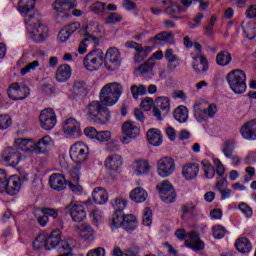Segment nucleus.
I'll use <instances>...</instances> for the list:
<instances>
[{
  "label": "nucleus",
  "instance_id": "obj_1",
  "mask_svg": "<svg viewBox=\"0 0 256 256\" xmlns=\"http://www.w3.org/2000/svg\"><path fill=\"white\" fill-rule=\"evenodd\" d=\"M121 95H123V84L111 82L103 86L99 95L100 101L90 102L84 110L87 119L98 125H107L111 121V112L107 107L115 105Z\"/></svg>",
  "mask_w": 256,
  "mask_h": 256
},
{
  "label": "nucleus",
  "instance_id": "obj_2",
  "mask_svg": "<svg viewBox=\"0 0 256 256\" xmlns=\"http://www.w3.org/2000/svg\"><path fill=\"white\" fill-rule=\"evenodd\" d=\"M49 145H51V138L49 136H44L37 142H34L33 139L23 138H18L15 140L16 149L29 153H36V155L47 154V149L49 148Z\"/></svg>",
  "mask_w": 256,
  "mask_h": 256
},
{
  "label": "nucleus",
  "instance_id": "obj_3",
  "mask_svg": "<svg viewBox=\"0 0 256 256\" xmlns=\"http://www.w3.org/2000/svg\"><path fill=\"white\" fill-rule=\"evenodd\" d=\"M70 157L76 163L71 173L72 181L79 183L81 163H85L89 158V147L83 143H75L70 148Z\"/></svg>",
  "mask_w": 256,
  "mask_h": 256
},
{
  "label": "nucleus",
  "instance_id": "obj_4",
  "mask_svg": "<svg viewBox=\"0 0 256 256\" xmlns=\"http://www.w3.org/2000/svg\"><path fill=\"white\" fill-rule=\"evenodd\" d=\"M35 9V0H19L18 11L23 15L28 27H35L41 23V15L38 12H31Z\"/></svg>",
  "mask_w": 256,
  "mask_h": 256
},
{
  "label": "nucleus",
  "instance_id": "obj_5",
  "mask_svg": "<svg viewBox=\"0 0 256 256\" xmlns=\"http://www.w3.org/2000/svg\"><path fill=\"white\" fill-rule=\"evenodd\" d=\"M226 80L236 95H243L247 91V75L243 70L235 69L227 74Z\"/></svg>",
  "mask_w": 256,
  "mask_h": 256
},
{
  "label": "nucleus",
  "instance_id": "obj_6",
  "mask_svg": "<svg viewBox=\"0 0 256 256\" xmlns=\"http://www.w3.org/2000/svg\"><path fill=\"white\" fill-rule=\"evenodd\" d=\"M175 235L180 241L186 239V247L193 249V251H203L205 249V243L196 232L187 233L185 229H179L176 230Z\"/></svg>",
  "mask_w": 256,
  "mask_h": 256
},
{
  "label": "nucleus",
  "instance_id": "obj_7",
  "mask_svg": "<svg viewBox=\"0 0 256 256\" xmlns=\"http://www.w3.org/2000/svg\"><path fill=\"white\" fill-rule=\"evenodd\" d=\"M105 54L101 49H94L90 51L83 60V64L87 71H98L103 65Z\"/></svg>",
  "mask_w": 256,
  "mask_h": 256
},
{
  "label": "nucleus",
  "instance_id": "obj_8",
  "mask_svg": "<svg viewBox=\"0 0 256 256\" xmlns=\"http://www.w3.org/2000/svg\"><path fill=\"white\" fill-rule=\"evenodd\" d=\"M75 7H77V0H55L53 9L58 14L59 23L67 21L71 17V14L67 13V11H71Z\"/></svg>",
  "mask_w": 256,
  "mask_h": 256
},
{
  "label": "nucleus",
  "instance_id": "obj_9",
  "mask_svg": "<svg viewBox=\"0 0 256 256\" xmlns=\"http://www.w3.org/2000/svg\"><path fill=\"white\" fill-rule=\"evenodd\" d=\"M64 211L70 215L72 221H75V223H81V221H84L85 217H87L85 207L77 202L71 201L65 206Z\"/></svg>",
  "mask_w": 256,
  "mask_h": 256
},
{
  "label": "nucleus",
  "instance_id": "obj_10",
  "mask_svg": "<svg viewBox=\"0 0 256 256\" xmlns=\"http://www.w3.org/2000/svg\"><path fill=\"white\" fill-rule=\"evenodd\" d=\"M156 189L164 203H173L175 201L177 195L175 194V188H173L169 180L157 184Z\"/></svg>",
  "mask_w": 256,
  "mask_h": 256
},
{
  "label": "nucleus",
  "instance_id": "obj_11",
  "mask_svg": "<svg viewBox=\"0 0 256 256\" xmlns=\"http://www.w3.org/2000/svg\"><path fill=\"white\" fill-rule=\"evenodd\" d=\"M39 121L42 129L51 131V129L57 125V115L55 114V110L52 108L42 110L39 116Z\"/></svg>",
  "mask_w": 256,
  "mask_h": 256
},
{
  "label": "nucleus",
  "instance_id": "obj_12",
  "mask_svg": "<svg viewBox=\"0 0 256 256\" xmlns=\"http://www.w3.org/2000/svg\"><path fill=\"white\" fill-rule=\"evenodd\" d=\"M122 133L123 136L121 138V142L123 145H127L131 143L132 139H137L139 137V133H141V129L139 126L135 125L134 122L127 121L122 125Z\"/></svg>",
  "mask_w": 256,
  "mask_h": 256
},
{
  "label": "nucleus",
  "instance_id": "obj_13",
  "mask_svg": "<svg viewBox=\"0 0 256 256\" xmlns=\"http://www.w3.org/2000/svg\"><path fill=\"white\" fill-rule=\"evenodd\" d=\"M27 31L35 43H43L49 37V28L41 22L36 26H27Z\"/></svg>",
  "mask_w": 256,
  "mask_h": 256
},
{
  "label": "nucleus",
  "instance_id": "obj_14",
  "mask_svg": "<svg viewBox=\"0 0 256 256\" xmlns=\"http://www.w3.org/2000/svg\"><path fill=\"white\" fill-rule=\"evenodd\" d=\"M175 172V160L171 157H163L158 160L157 173L160 177H169Z\"/></svg>",
  "mask_w": 256,
  "mask_h": 256
},
{
  "label": "nucleus",
  "instance_id": "obj_15",
  "mask_svg": "<svg viewBox=\"0 0 256 256\" xmlns=\"http://www.w3.org/2000/svg\"><path fill=\"white\" fill-rule=\"evenodd\" d=\"M8 97L13 101H23L29 97V87L19 86V83H12L7 90Z\"/></svg>",
  "mask_w": 256,
  "mask_h": 256
},
{
  "label": "nucleus",
  "instance_id": "obj_16",
  "mask_svg": "<svg viewBox=\"0 0 256 256\" xmlns=\"http://www.w3.org/2000/svg\"><path fill=\"white\" fill-rule=\"evenodd\" d=\"M121 65V53L117 48H109L105 54V67L109 71Z\"/></svg>",
  "mask_w": 256,
  "mask_h": 256
},
{
  "label": "nucleus",
  "instance_id": "obj_17",
  "mask_svg": "<svg viewBox=\"0 0 256 256\" xmlns=\"http://www.w3.org/2000/svg\"><path fill=\"white\" fill-rule=\"evenodd\" d=\"M63 131L67 137L77 139L81 136V123L75 118H68L63 125Z\"/></svg>",
  "mask_w": 256,
  "mask_h": 256
},
{
  "label": "nucleus",
  "instance_id": "obj_18",
  "mask_svg": "<svg viewBox=\"0 0 256 256\" xmlns=\"http://www.w3.org/2000/svg\"><path fill=\"white\" fill-rule=\"evenodd\" d=\"M3 159L6 163H9L11 167H17L21 162V152L17 148L8 147L4 150Z\"/></svg>",
  "mask_w": 256,
  "mask_h": 256
},
{
  "label": "nucleus",
  "instance_id": "obj_19",
  "mask_svg": "<svg viewBox=\"0 0 256 256\" xmlns=\"http://www.w3.org/2000/svg\"><path fill=\"white\" fill-rule=\"evenodd\" d=\"M194 64L193 69L197 75H206L207 71H209V61L205 55L200 54L193 57Z\"/></svg>",
  "mask_w": 256,
  "mask_h": 256
},
{
  "label": "nucleus",
  "instance_id": "obj_20",
  "mask_svg": "<svg viewBox=\"0 0 256 256\" xmlns=\"http://www.w3.org/2000/svg\"><path fill=\"white\" fill-rule=\"evenodd\" d=\"M243 139L256 141V119L246 122L240 129Z\"/></svg>",
  "mask_w": 256,
  "mask_h": 256
},
{
  "label": "nucleus",
  "instance_id": "obj_21",
  "mask_svg": "<svg viewBox=\"0 0 256 256\" xmlns=\"http://www.w3.org/2000/svg\"><path fill=\"white\" fill-rule=\"evenodd\" d=\"M92 27L93 25L91 24H84L79 33L84 36L82 41L86 43V45H93V47H97V45H99V38L91 35V33H93Z\"/></svg>",
  "mask_w": 256,
  "mask_h": 256
},
{
  "label": "nucleus",
  "instance_id": "obj_22",
  "mask_svg": "<svg viewBox=\"0 0 256 256\" xmlns=\"http://www.w3.org/2000/svg\"><path fill=\"white\" fill-rule=\"evenodd\" d=\"M8 195H17L21 191V178L17 175L10 176L6 181L5 190Z\"/></svg>",
  "mask_w": 256,
  "mask_h": 256
},
{
  "label": "nucleus",
  "instance_id": "obj_23",
  "mask_svg": "<svg viewBox=\"0 0 256 256\" xmlns=\"http://www.w3.org/2000/svg\"><path fill=\"white\" fill-rule=\"evenodd\" d=\"M49 185L54 191H63L67 187V180L65 175L54 173L49 177Z\"/></svg>",
  "mask_w": 256,
  "mask_h": 256
},
{
  "label": "nucleus",
  "instance_id": "obj_24",
  "mask_svg": "<svg viewBox=\"0 0 256 256\" xmlns=\"http://www.w3.org/2000/svg\"><path fill=\"white\" fill-rule=\"evenodd\" d=\"M197 175H199V164L188 163L182 167V177H184L186 181L197 179Z\"/></svg>",
  "mask_w": 256,
  "mask_h": 256
},
{
  "label": "nucleus",
  "instance_id": "obj_25",
  "mask_svg": "<svg viewBox=\"0 0 256 256\" xmlns=\"http://www.w3.org/2000/svg\"><path fill=\"white\" fill-rule=\"evenodd\" d=\"M120 227H122L124 231H135V229L139 227L137 217L133 214H124L122 216V221L120 222Z\"/></svg>",
  "mask_w": 256,
  "mask_h": 256
},
{
  "label": "nucleus",
  "instance_id": "obj_26",
  "mask_svg": "<svg viewBox=\"0 0 256 256\" xmlns=\"http://www.w3.org/2000/svg\"><path fill=\"white\" fill-rule=\"evenodd\" d=\"M61 231L54 230L49 235H46L47 251L55 249L57 246L61 247Z\"/></svg>",
  "mask_w": 256,
  "mask_h": 256
},
{
  "label": "nucleus",
  "instance_id": "obj_27",
  "mask_svg": "<svg viewBox=\"0 0 256 256\" xmlns=\"http://www.w3.org/2000/svg\"><path fill=\"white\" fill-rule=\"evenodd\" d=\"M92 198L96 205H105L109 201V194L103 187H96L92 192Z\"/></svg>",
  "mask_w": 256,
  "mask_h": 256
},
{
  "label": "nucleus",
  "instance_id": "obj_28",
  "mask_svg": "<svg viewBox=\"0 0 256 256\" xmlns=\"http://www.w3.org/2000/svg\"><path fill=\"white\" fill-rule=\"evenodd\" d=\"M146 137L150 145H153L154 147H159V145L163 143V136L161 135V130L159 129L152 128L148 130Z\"/></svg>",
  "mask_w": 256,
  "mask_h": 256
},
{
  "label": "nucleus",
  "instance_id": "obj_29",
  "mask_svg": "<svg viewBox=\"0 0 256 256\" xmlns=\"http://www.w3.org/2000/svg\"><path fill=\"white\" fill-rule=\"evenodd\" d=\"M71 77V66L67 64H63L58 67L56 70V80L59 83H65V81H68Z\"/></svg>",
  "mask_w": 256,
  "mask_h": 256
},
{
  "label": "nucleus",
  "instance_id": "obj_30",
  "mask_svg": "<svg viewBox=\"0 0 256 256\" xmlns=\"http://www.w3.org/2000/svg\"><path fill=\"white\" fill-rule=\"evenodd\" d=\"M164 57L166 61H168V69L169 71H175L177 67H179V56H177L173 49L169 48L165 51ZM175 62L177 64H175Z\"/></svg>",
  "mask_w": 256,
  "mask_h": 256
},
{
  "label": "nucleus",
  "instance_id": "obj_31",
  "mask_svg": "<svg viewBox=\"0 0 256 256\" xmlns=\"http://www.w3.org/2000/svg\"><path fill=\"white\" fill-rule=\"evenodd\" d=\"M121 164V156L117 154L108 156L105 161V167L106 169H109V171H117V169L121 167Z\"/></svg>",
  "mask_w": 256,
  "mask_h": 256
},
{
  "label": "nucleus",
  "instance_id": "obj_32",
  "mask_svg": "<svg viewBox=\"0 0 256 256\" xmlns=\"http://www.w3.org/2000/svg\"><path fill=\"white\" fill-rule=\"evenodd\" d=\"M174 119L178 121V123H187L189 119V110L185 106H178L174 110Z\"/></svg>",
  "mask_w": 256,
  "mask_h": 256
},
{
  "label": "nucleus",
  "instance_id": "obj_33",
  "mask_svg": "<svg viewBox=\"0 0 256 256\" xmlns=\"http://www.w3.org/2000/svg\"><path fill=\"white\" fill-rule=\"evenodd\" d=\"M155 107L162 110L163 117H167L171 109V103L168 97H159L156 99Z\"/></svg>",
  "mask_w": 256,
  "mask_h": 256
},
{
  "label": "nucleus",
  "instance_id": "obj_34",
  "mask_svg": "<svg viewBox=\"0 0 256 256\" xmlns=\"http://www.w3.org/2000/svg\"><path fill=\"white\" fill-rule=\"evenodd\" d=\"M194 117L196 121L201 123V121H207V108L203 107L201 102H196L194 104Z\"/></svg>",
  "mask_w": 256,
  "mask_h": 256
},
{
  "label": "nucleus",
  "instance_id": "obj_35",
  "mask_svg": "<svg viewBox=\"0 0 256 256\" xmlns=\"http://www.w3.org/2000/svg\"><path fill=\"white\" fill-rule=\"evenodd\" d=\"M147 195L145 189L138 187L130 192V199L135 203H143L147 199Z\"/></svg>",
  "mask_w": 256,
  "mask_h": 256
},
{
  "label": "nucleus",
  "instance_id": "obj_36",
  "mask_svg": "<svg viewBox=\"0 0 256 256\" xmlns=\"http://www.w3.org/2000/svg\"><path fill=\"white\" fill-rule=\"evenodd\" d=\"M233 61V57L231 56V53L227 51H220L216 55V63L220 67H227Z\"/></svg>",
  "mask_w": 256,
  "mask_h": 256
},
{
  "label": "nucleus",
  "instance_id": "obj_37",
  "mask_svg": "<svg viewBox=\"0 0 256 256\" xmlns=\"http://www.w3.org/2000/svg\"><path fill=\"white\" fill-rule=\"evenodd\" d=\"M221 151L223 155L226 157V159H229V157H232V155H234L233 153H235V140L233 139L226 140L222 144Z\"/></svg>",
  "mask_w": 256,
  "mask_h": 256
},
{
  "label": "nucleus",
  "instance_id": "obj_38",
  "mask_svg": "<svg viewBox=\"0 0 256 256\" xmlns=\"http://www.w3.org/2000/svg\"><path fill=\"white\" fill-rule=\"evenodd\" d=\"M235 247L239 253H249L251 251V242L247 238H240L236 240Z\"/></svg>",
  "mask_w": 256,
  "mask_h": 256
},
{
  "label": "nucleus",
  "instance_id": "obj_39",
  "mask_svg": "<svg viewBox=\"0 0 256 256\" xmlns=\"http://www.w3.org/2000/svg\"><path fill=\"white\" fill-rule=\"evenodd\" d=\"M135 165V171L137 175H147V173H149V171L151 170V165L147 160H138L135 162Z\"/></svg>",
  "mask_w": 256,
  "mask_h": 256
},
{
  "label": "nucleus",
  "instance_id": "obj_40",
  "mask_svg": "<svg viewBox=\"0 0 256 256\" xmlns=\"http://www.w3.org/2000/svg\"><path fill=\"white\" fill-rule=\"evenodd\" d=\"M153 67H155V58L150 57L146 62L139 66L138 71L142 75H149L153 71Z\"/></svg>",
  "mask_w": 256,
  "mask_h": 256
},
{
  "label": "nucleus",
  "instance_id": "obj_41",
  "mask_svg": "<svg viewBox=\"0 0 256 256\" xmlns=\"http://www.w3.org/2000/svg\"><path fill=\"white\" fill-rule=\"evenodd\" d=\"M32 247L35 251H41V249H46L47 251V235H38V237L34 240Z\"/></svg>",
  "mask_w": 256,
  "mask_h": 256
},
{
  "label": "nucleus",
  "instance_id": "obj_42",
  "mask_svg": "<svg viewBox=\"0 0 256 256\" xmlns=\"http://www.w3.org/2000/svg\"><path fill=\"white\" fill-rule=\"evenodd\" d=\"M130 93L132 94L133 99H139V96L147 95V86L143 84H134L130 87Z\"/></svg>",
  "mask_w": 256,
  "mask_h": 256
},
{
  "label": "nucleus",
  "instance_id": "obj_43",
  "mask_svg": "<svg viewBox=\"0 0 256 256\" xmlns=\"http://www.w3.org/2000/svg\"><path fill=\"white\" fill-rule=\"evenodd\" d=\"M149 53H151V47L146 46L143 48V46H141L136 50L134 61H136V63H141V61H144L145 58L149 55Z\"/></svg>",
  "mask_w": 256,
  "mask_h": 256
},
{
  "label": "nucleus",
  "instance_id": "obj_44",
  "mask_svg": "<svg viewBox=\"0 0 256 256\" xmlns=\"http://www.w3.org/2000/svg\"><path fill=\"white\" fill-rule=\"evenodd\" d=\"M174 36L173 33L171 32H161L155 35V37H153V40H157V41H162L163 43H170L171 45H173V43H175V41L173 40Z\"/></svg>",
  "mask_w": 256,
  "mask_h": 256
},
{
  "label": "nucleus",
  "instance_id": "obj_45",
  "mask_svg": "<svg viewBox=\"0 0 256 256\" xmlns=\"http://www.w3.org/2000/svg\"><path fill=\"white\" fill-rule=\"evenodd\" d=\"M165 13H167L173 19H181L179 15L183 13V8L179 5H172L166 8Z\"/></svg>",
  "mask_w": 256,
  "mask_h": 256
},
{
  "label": "nucleus",
  "instance_id": "obj_46",
  "mask_svg": "<svg viewBox=\"0 0 256 256\" xmlns=\"http://www.w3.org/2000/svg\"><path fill=\"white\" fill-rule=\"evenodd\" d=\"M182 212L185 215H194L197 216L199 215L201 212L197 209V207H195V204H193V202H188L186 204H183L181 206Z\"/></svg>",
  "mask_w": 256,
  "mask_h": 256
},
{
  "label": "nucleus",
  "instance_id": "obj_47",
  "mask_svg": "<svg viewBox=\"0 0 256 256\" xmlns=\"http://www.w3.org/2000/svg\"><path fill=\"white\" fill-rule=\"evenodd\" d=\"M142 223L146 227H151V224L153 223V211L151 208H145L143 215H142Z\"/></svg>",
  "mask_w": 256,
  "mask_h": 256
},
{
  "label": "nucleus",
  "instance_id": "obj_48",
  "mask_svg": "<svg viewBox=\"0 0 256 256\" xmlns=\"http://www.w3.org/2000/svg\"><path fill=\"white\" fill-rule=\"evenodd\" d=\"M202 166L204 167V175L206 179H213L215 177V167L209 162L202 161Z\"/></svg>",
  "mask_w": 256,
  "mask_h": 256
},
{
  "label": "nucleus",
  "instance_id": "obj_49",
  "mask_svg": "<svg viewBox=\"0 0 256 256\" xmlns=\"http://www.w3.org/2000/svg\"><path fill=\"white\" fill-rule=\"evenodd\" d=\"M227 234V230L222 225H217L212 228V235L214 239H223Z\"/></svg>",
  "mask_w": 256,
  "mask_h": 256
},
{
  "label": "nucleus",
  "instance_id": "obj_50",
  "mask_svg": "<svg viewBox=\"0 0 256 256\" xmlns=\"http://www.w3.org/2000/svg\"><path fill=\"white\" fill-rule=\"evenodd\" d=\"M13 125V120L11 119V116L4 114L0 115V129L2 131H5V129H9Z\"/></svg>",
  "mask_w": 256,
  "mask_h": 256
},
{
  "label": "nucleus",
  "instance_id": "obj_51",
  "mask_svg": "<svg viewBox=\"0 0 256 256\" xmlns=\"http://www.w3.org/2000/svg\"><path fill=\"white\" fill-rule=\"evenodd\" d=\"M112 206L116 213H123V210L127 207V201L121 198H116Z\"/></svg>",
  "mask_w": 256,
  "mask_h": 256
},
{
  "label": "nucleus",
  "instance_id": "obj_52",
  "mask_svg": "<svg viewBox=\"0 0 256 256\" xmlns=\"http://www.w3.org/2000/svg\"><path fill=\"white\" fill-rule=\"evenodd\" d=\"M39 67V61L35 60L31 63H28L26 67L22 68L20 70V75L24 77V75H27V73H31L32 71H35Z\"/></svg>",
  "mask_w": 256,
  "mask_h": 256
},
{
  "label": "nucleus",
  "instance_id": "obj_53",
  "mask_svg": "<svg viewBox=\"0 0 256 256\" xmlns=\"http://www.w3.org/2000/svg\"><path fill=\"white\" fill-rule=\"evenodd\" d=\"M122 221L123 218H121V212H114L112 220L110 221V227L112 229H117L119 226L121 227Z\"/></svg>",
  "mask_w": 256,
  "mask_h": 256
},
{
  "label": "nucleus",
  "instance_id": "obj_54",
  "mask_svg": "<svg viewBox=\"0 0 256 256\" xmlns=\"http://www.w3.org/2000/svg\"><path fill=\"white\" fill-rule=\"evenodd\" d=\"M123 16L117 13H110L106 18L108 25H115V23H121Z\"/></svg>",
  "mask_w": 256,
  "mask_h": 256
},
{
  "label": "nucleus",
  "instance_id": "obj_55",
  "mask_svg": "<svg viewBox=\"0 0 256 256\" xmlns=\"http://www.w3.org/2000/svg\"><path fill=\"white\" fill-rule=\"evenodd\" d=\"M41 213L42 215H45L47 219H49V217H53V219H57V217H59V211L53 208H42Z\"/></svg>",
  "mask_w": 256,
  "mask_h": 256
},
{
  "label": "nucleus",
  "instance_id": "obj_56",
  "mask_svg": "<svg viewBox=\"0 0 256 256\" xmlns=\"http://www.w3.org/2000/svg\"><path fill=\"white\" fill-rule=\"evenodd\" d=\"M96 139L97 141H100V143H107V141L111 139V131L105 130L98 132Z\"/></svg>",
  "mask_w": 256,
  "mask_h": 256
},
{
  "label": "nucleus",
  "instance_id": "obj_57",
  "mask_svg": "<svg viewBox=\"0 0 256 256\" xmlns=\"http://www.w3.org/2000/svg\"><path fill=\"white\" fill-rule=\"evenodd\" d=\"M238 209H240L241 213L245 215V217H252L253 216V209L247 203L242 202L239 204Z\"/></svg>",
  "mask_w": 256,
  "mask_h": 256
},
{
  "label": "nucleus",
  "instance_id": "obj_58",
  "mask_svg": "<svg viewBox=\"0 0 256 256\" xmlns=\"http://www.w3.org/2000/svg\"><path fill=\"white\" fill-rule=\"evenodd\" d=\"M7 172L3 169H0V193L5 192V187L7 185Z\"/></svg>",
  "mask_w": 256,
  "mask_h": 256
},
{
  "label": "nucleus",
  "instance_id": "obj_59",
  "mask_svg": "<svg viewBox=\"0 0 256 256\" xmlns=\"http://www.w3.org/2000/svg\"><path fill=\"white\" fill-rule=\"evenodd\" d=\"M214 165H216V173L219 175V177H223L225 175V166L219 160L218 158H215L214 160Z\"/></svg>",
  "mask_w": 256,
  "mask_h": 256
},
{
  "label": "nucleus",
  "instance_id": "obj_60",
  "mask_svg": "<svg viewBox=\"0 0 256 256\" xmlns=\"http://www.w3.org/2000/svg\"><path fill=\"white\" fill-rule=\"evenodd\" d=\"M99 131L95 129L94 127H88L84 129V134L86 137H89V139H97Z\"/></svg>",
  "mask_w": 256,
  "mask_h": 256
},
{
  "label": "nucleus",
  "instance_id": "obj_61",
  "mask_svg": "<svg viewBox=\"0 0 256 256\" xmlns=\"http://www.w3.org/2000/svg\"><path fill=\"white\" fill-rule=\"evenodd\" d=\"M104 10H105V3H102V2H96L91 6L92 13H96V14L103 13Z\"/></svg>",
  "mask_w": 256,
  "mask_h": 256
},
{
  "label": "nucleus",
  "instance_id": "obj_62",
  "mask_svg": "<svg viewBox=\"0 0 256 256\" xmlns=\"http://www.w3.org/2000/svg\"><path fill=\"white\" fill-rule=\"evenodd\" d=\"M90 235H93V228L89 225L84 226L80 231V236L83 237V239H89Z\"/></svg>",
  "mask_w": 256,
  "mask_h": 256
},
{
  "label": "nucleus",
  "instance_id": "obj_63",
  "mask_svg": "<svg viewBox=\"0 0 256 256\" xmlns=\"http://www.w3.org/2000/svg\"><path fill=\"white\" fill-rule=\"evenodd\" d=\"M216 114H217V105L212 103L208 106V109H206V117L208 119L213 118L215 117Z\"/></svg>",
  "mask_w": 256,
  "mask_h": 256
},
{
  "label": "nucleus",
  "instance_id": "obj_64",
  "mask_svg": "<svg viewBox=\"0 0 256 256\" xmlns=\"http://www.w3.org/2000/svg\"><path fill=\"white\" fill-rule=\"evenodd\" d=\"M86 256H105V248L98 247L93 250H90Z\"/></svg>",
  "mask_w": 256,
  "mask_h": 256
}]
</instances>
